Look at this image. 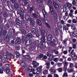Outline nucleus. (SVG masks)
I'll return each instance as SVG.
<instances>
[{
  "label": "nucleus",
  "mask_w": 77,
  "mask_h": 77,
  "mask_svg": "<svg viewBox=\"0 0 77 77\" xmlns=\"http://www.w3.org/2000/svg\"><path fill=\"white\" fill-rule=\"evenodd\" d=\"M58 29L59 31H62V27L60 25H59L58 27Z\"/></svg>",
  "instance_id": "59"
},
{
  "label": "nucleus",
  "mask_w": 77,
  "mask_h": 77,
  "mask_svg": "<svg viewBox=\"0 0 77 77\" xmlns=\"http://www.w3.org/2000/svg\"><path fill=\"white\" fill-rule=\"evenodd\" d=\"M71 57L73 59H76L77 56L75 54H73L71 55Z\"/></svg>",
  "instance_id": "20"
},
{
  "label": "nucleus",
  "mask_w": 77,
  "mask_h": 77,
  "mask_svg": "<svg viewBox=\"0 0 77 77\" xmlns=\"http://www.w3.org/2000/svg\"><path fill=\"white\" fill-rule=\"evenodd\" d=\"M9 56L11 59H14L15 58V55L12 54L11 53L9 54Z\"/></svg>",
  "instance_id": "31"
},
{
  "label": "nucleus",
  "mask_w": 77,
  "mask_h": 77,
  "mask_svg": "<svg viewBox=\"0 0 77 77\" xmlns=\"http://www.w3.org/2000/svg\"><path fill=\"white\" fill-rule=\"evenodd\" d=\"M48 6L49 7L51 13L52 15H53L54 14V9L53 8V7L51 5Z\"/></svg>",
  "instance_id": "5"
},
{
  "label": "nucleus",
  "mask_w": 77,
  "mask_h": 77,
  "mask_svg": "<svg viewBox=\"0 0 77 77\" xmlns=\"http://www.w3.org/2000/svg\"><path fill=\"white\" fill-rule=\"evenodd\" d=\"M58 71L59 72H62V71H63V68H62V67L59 68L58 69Z\"/></svg>",
  "instance_id": "44"
},
{
  "label": "nucleus",
  "mask_w": 77,
  "mask_h": 77,
  "mask_svg": "<svg viewBox=\"0 0 77 77\" xmlns=\"http://www.w3.org/2000/svg\"><path fill=\"white\" fill-rule=\"evenodd\" d=\"M20 14H23L24 13V10L23 9H21L20 10Z\"/></svg>",
  "instance_id": "38"
},
{
  "label": "nucleus",
  "mask_w": 77,
  "mask_h": 77,
  "mask_svg": "<svg viewBox=\"0 0 77 77\" xmlns=\"http://www.w3.org/2000/svg\"><path fill=\"white\" fill-rule=\"evenodd\" d=\"M51 72V74H54V73H56V70L53 69V68L51 67V69L49 70Z\"/></svg>",
  "instance_id": "10"
},
{
  "label": "nucleus",
  "mask_w": 77,
  "mask_h": 77,
  "mask_svg": "<svg viewBox=\"0 0 77 77\" xmlns=\"http://www.w3.org/2000/svg\"><path fill=\"white\" fill-rule=\"evenodd\" d=\"M33 10V7H31L29 8V11L30 12H32Z\"/></svg>",
  "instance_id": "49"
},
{
  "label": "nucleus",
  "mask_w": 77,
  "mask_h": 77,
  "mask_svg": "<svg viewBox=\"0 0 77 77\" xmlns=\"http://www.w3.org/2000/svg\"><path fill=\"white\" fill-rule=\"evenodd\" d=\"M53 5L55 9H59V5L54 1L53 2Z\"/></svg>",
  "instance_id": "4"
},
{
  "label": "nucleus",
  "mask_w": 77,
  "mask_h": 77,
  "mask_svg": "<svg viewBox=\"0 0 77 77\" xmlns=\"http://www.w3.org/2000/svg\"><path fill=\"white\" fill-rule=\"evenodd\" d=\"M20 17H21L22 19H24V15L20 14Z\"/></svg>",
  "instance_id": "56"
},
{
  "label": "nucleus",
  "mask_w": 77,
  "mask_h": 77,
  "mask_svg": "<svg viewBox=\"0 0 77 77\" xmlns=\"http://www.w3.org/2000/svg\"><path fill=\"white\" fill-rule=\"evenodd\" d=\"M72 41L73 43H75V42H76V39L75 38H72Z\"/></svg>",
  "instance_id": "53"
},
{
  "label": "nucleus",
  "mask_w": 77,
  "mask_h": 77,
  "mask_svg": "<svg viewBox=\"0 0 77 77\" xmlns=\"http://www.w3.org/2000/svg\"><path fill=\"white\" fill-rule=\"evenodd\" d=\"M69 72H75V71L74 70V68H70V70H69Z\"/></svg>",
  "instance_id": "34"
},
{
  "label": "nucleus",
  "mask_w": 77,
  "mask_h": 77,
  "mask_svg": "<svg viewBox=\"0 0 77 77\" xmlns=\"http://www.w3.org/2000/svg\"><path fill=\"white\" fill-rule=\"evenodd\" d=\"M25 20L27 21H29L30 20V17L28 14H26L25 15Z\"/></svg>",
  "instance_id": "11"
},
{
  "label": "nucleus",
  "mask_w": 77,
  "mask_h": 77,
  "mask_svg": "<svg viewBox=\"0 0 77 77\" xmlns=\"http://www.w3.org/2000/svg\"><path fill=\"white\" fill-rule=\"evenodd\" d=\"M63 53L64 54H67V53H68V51L67 50L64 51L63 52Z\"/></svg>",
  "instance_id": "63"
},
{
  "label": "nucleus",
  "mask_w": 77,
  "mask_h": 77,
  "mask_svg": "<svg viewBox=\"0 0 77 77\" xmlns=\"http://www.w3.org/2000/svg\"><path fill=\"white\" fill-rule=\"evenodd\" d=\"M43 46L44 45H43V44L41 43V44H40L39 45V48H42L43 47Z\"/></svg>",
  "instance_id": "52"
},
{
  "label": "nucleus",
  "mask_w": 77,
  "mask_h": 77,
  "mask_svg": "<svg viewBox=\"0 0 77 77\" xmlns=\"http://www.w3.org/2000/svg\"><path fill=\"white\" fill-rule=\"evenodd\" d=\"M21 32L22 33L24 34V35H26V31L24 30V29H22L21 30Z\"/></svg>",
  "instance_id": "45"
},
{
  "label": "nucleus",
  "mask_w": 77,
  "mask_h": 77,
  "mask_svg": "<svg viewBox=\"0 0 77 77\" xmlns=\"http://www.w3.org/2000/svg\"><path fill=\"white\" fill-rule=\"evenodd\" d=\"M70 68H74V64L72 63H71L69 65Z\"/></svg>",
  "instance_id": "36"
},
{
  "label": "nucleus",
  "mask_w": 77,
  "mask_h": 77,
  "mask_svg": "<svg viewBox=\"0 0 77 77\" xmlns=\"http://www.w3.org/2000/svg\"><path fill=\"white\" fill-rule=\"evenodd\" d=\"M5 27H7V28H9V24L7 23L5 25Z\"/></svg>",
  "instance_id": "64"
},
{
  "label": "nucleus",
  "mask_w": 77,
  "mask_h": 77,
  "mask_svg": "<svg viewBox=\"0 0 77 77\" xmlns=\"http://www.w3.org/2000/svg\"><path fill=\"white\" fill-rule=\"evenodd\" d=\"M36 37L38 38L39 37V36H40V35L39 34V33L38 32H36Z\"/></svg>",
  "instance_id": "48"
},
{
  "label": "nucleus",
  "mask_w": 77,
  "mask_h": 77,
  "mask_svg": "<svg viewBox=\"0 0 77 77\" xmlns=\"http://www.w3.org/2000/svg\"><path fill=\"white\" fill-rule=\"evenodd\" d=\"M52 2L50 0H49L48 1V6H50V5H52Z\"/></svg>",
  "instance_id": "29"
},
{
  "label": "nucleus",
  "mask_w": 77,
  "mask_h": 77,
  "mask_svg": "<svg viewBox=\"0 0 77 77\" xmlns=\"http://www.w3.org/2000/svg\"><path fill=\"white\" fill-rule=\"evenodd\" d=\"M54 20H57V18H58V16L57 15V13H54Z\"/></svg>",
  "instance_id": "12"
},
{
  "label": "nucleus",
  "mask_w": 77,
  "mask_h": 77,
  "mask_svg": "<svg viewBox=\"0 0 77 77\" xmlns=\"http://www.w3.org/2000/svg\"><path fill=\"white\" fill-rule=\"evenodd\" d=\"M31 44H32V40L30 39H28L25 42V44L27 46L30 45Z\"/></svg>",
  "instance_id": "6"
},
{
  "label": "nucleus",
  "mask_w": 77,
  "mask_h": 77,
  "mask_svg": "<svg viewBox=\"0 0 77 77\" xmlns=\"http://www.w3.org/2000/svg\"><path fill=\"white\" fill-rule=\"evenodd\" d=\"M49 43L51 46H53V47H54L56 45V43H54L53 41H50Z\"/></svg>",
  "instance_id": "17"
},
{
  "label": "nucleus",
  "mask_w": 77,
  "mask_h": 77,
  "mask_svg": "<svg viewBox=\"0 0 77 77\" xmlns=\"http://www.w3.org/2000/svg\"><path fill=\"white\" fill-rule=\"evenodd\" d=\"M53 39V35L51 34H48L47 38V42L48 44H49V42Z\"/></svg>",
  "instance_id": "2"
},
{
  "label": "nucleus",
  "mask_w": 77,
  "mask_h": 77,
  "mask_svg": "<svg viewBox=\"0 0 77 77\" xmlns=\"http://www.w3.org/2000/svg\"><path fill=\"white\" fill-rule=\"evenodd\" d=\"M16 21L17 25L18 26H21L22 25V22L20 20L17 18L16 19Z\"/></svg>",
  "instance_id": "7"
},
{
  "label": "nucleus",
  "mask_w": 77,
  "mask_h": 77,
  "mask_svg": "<svg viewBox=\"0 0 77 77\" xmlns=\"http://www.w3.org/2000/svg\"><path fill=\"white\" fill-rule=\"evenodd\" d=\"M62 63H57V66L58 67H61L62 66Z\"/></svg>",
  "instance_id": "46"
},
{
  "label": "nucleus",
  "mask_w": 77,
  "mask_h": 77,
  "mask_svg": "<svg viewBox=\"0 0 77 77\" xmlns=\"http://www.w3.org/2000/svg\"><path fill=\"white\" fill-rule=\"evenodd\" d=\"M59 58H55L53 59V60L55 62H57Z\"/></svg>",
  "instance_id": "39"
},
{
  "label": "nucleus",
  "mask_w": 77,
  "mask_h": 77,
  "mask_svg": "<svg viewBox=\"0 0 77 77\" xmlns=\"http://www.w3.org/2000/svg\"><path fill=\"white\" fill-rule=\"evenodd\" d=\"M10 70H11V69L10 68H8L6 69V73H9V72H11V71H10Z\"/></svg>",
  "instance_id": "40"
},
{
  "label": "nucleus",
  "mask_w": 77,
  "mask_h": 77,
  "mask_svg": "<svg viewBox=\"0 0 77 77\" xmlns=\"http://www.w3.org/2000/svg\"><path fill=\"white\" fill-rule=\"evenodd\" d=\"M36 21L38 25H39L40 26H42V22H41V20L39 19H37Z\"/></svg>",
  "instance_id": "13"
},
{
  "label": "nucleus",
  "mask_w": 77,
  "mask_h": 77,
  "mask_svg": "<svg viewBox=\"0 0 77 77\" xmlns=\"http://www.w3.org/2000/svg\"><path fill=\"white\" fill-rule=\"evenodd\" d=\"M76 44H74L72 45V48H73V49H75L76 48Z\"/></svg>",
  "instance_id": "41"
},
{
  "label": "nucleus",
  "mask_w": 77,
  "mask_h": 77,
  "mask_svg": "<svg viewBox=\"0 0 77 77\" xmlns=\"http://www.w3.org/2000/svg\"><path fill=\"white\" fill-rule=\"evenodd\" d=\"M32 33H36V29L35 28H32Z\"/></svg>",
  "instance_id": "43"
},
{
  "label": "nucleus",
  "mask_w": 77,
  "mask_h": 77,
  "mask_svg": "<svg viewBox=\"0 0 77 77\" xmlns=\"http://www.w3.org/2000/svg\"><path fill=\"white\" fill-rule=\"evenodd\" d=\"M5 69L3 67L1 68L0 69V73L3 74V71H5Z\"/></svg>",
  "instance_id": "24"
},
{
  "label": "nucleus",
  "mask_w": 77,
  "mask_h": 77,
  "mask_svg": "<svg viewBox=\"0 0 77 77\" xmlns=\"http://www.w3.org/2000/svg\"><path fill=\"white\" fill-rule=\"evenodd\" d=\"M63 30H69V28L68 27H67V26L66 25H65L63 27Z\"/></svg>",
  "instance_id": "25"
},
{
  "label": "nucleus",
  "mask_w": 77,
  "mask_h": 77,
  "mask_svg": "<svg viewBox=\"0 0 77 77\" xmlns=\"http://www.w3.org/2000/svg\"><path fill=\"white\" fill-rule=\"evenodd\" d=\"M65 5H66L67 6V7H68L69 8H71L72 5L70 3H68L67 4Z\"/></svg>",
  "instance_id": "32"
},
{
  "label": "nucleus",
  "mask_w": 77,
  "mask_h": 77,
  "mask_svg": "<svg viewBox=\"0 0 77 77\" xmlns=\"http://www.w3.org/2000/svg\"><path fill=\"white\" fill-rule=\"evenodd\" d=\"M66 8L67 6L66 5H65L63 8V11L64 12H65L66 11Z\"/></svg>",
  "instance_id": "28"
},
{
  "label": "nucleus",
  "mask_w": 77,
  "mask_h": 77,
  "mask_svg": "<svg viewBox=\"0 0 77 77\" xmlns=\"http://www.w3.org/2000/svg\"><path fill=\"white\" fill-rule=\"evenodd\" d=\"M27 38L29 39L32 38V34L31 33H29L26 35Z\"/></svg>",
  "instance_id": "16"
},
{
  "label": "nucleus",
  "mask_w": 77,
  "mask_h": 77,
  "mask_svg": "<svg viewBox=\"0 0 77 77\" xmlns=\"http://www.w3.org/2000/svg\"><path fill=\"white\" fill-rule=\"evenodd\" d=\"M67 75H68V74H67V73L65 72L64 73L63 76V77H65L67 76Z\"/></svg>",
  "instance_id": "57"
},
{
  "label": "nucleus",
  "mask_w": 77,
  "mask_h": 77,
  "mask_svg": "<svg viewBox=\"0 0 77 77\" xmlns=\"http://www.w3.org/2000/svg\"><path fill=\"white\" fill-rule=\"evenodd\" d=\"M43 74L45 75H46L48 74V70L45 69L43 71Z\"/></svg>",
  "instance_id": "27"
},
{
  "label": "nucleus",
  "mask_w": 77,
  "mask_h": 77,
  "mask_svg": "<svg viewBox=\"0 0 77 77\" xmlns=\"http://www.w3.org/2000/svg\"><path fill=\"white\" fill-rule=\"evenodd\" d=\"M14 8L15 9H18V8H19V5H18V3L16 2L14 4Z\"/></svg>",
  "instance_id": "19"
},
{
  "label": "nucleus",
  "mask_w": 77,
  "mask_h": 77,
  "mask_svg": "<svg viewBox=\"0 0 77 77\" xmlns=\"http://www.w3.org/2000/svg\"><path fill=\"white\" fill-rule=\"evenodd\" d=\"M16 54L17 56H18V57H19V56H20V53H19V52H17L16 53Z\"/></svg>",
  "instance_id": "58"
},
{
  "label": "nucleus",
  "mask_w": 77,
  "mask_h": 77,
  "mask_svg": "<svg viewBox=\"0 0 77 77\" xmlns=\"http://www.w3.org/2000/svg\"><path fill=\"white\" fill-rule=\"evenodd\" d=\"M4 58H2V61L4 63H6V60L8 59V57L6 54V53L4 54Z\"/></svg>",
  "instance_id": "3"
},
{
  "label": "nucleus",
  "mask_w": 77,
  "mask_h": 77,
  "mask_svg": "<svg viewBox=\"0 0 77 77\" xmlns=\"http://www.w3.org/2000/svg\"><path fill=\"white\" fill-rule=\"evenodd\" d=\"M46 55L47 56H48V57H49L48 59V60H50V57L51 56V55H52L51 54V53H50V52H48L47 53Z\"/></svg>",
  "instance_id": "15"
},
{
  "label": "nucleus",
  "mask_w": 77,
  "mask_h": 77,
  "mask_svg": "<svg viewBox=\"0 0 77 77\" xmlns=\"http://www.w3.org/2000/svg\"><path fill=\"white\" fill-rule=\"evenodd\" d=\"M24 57L25 58L27 59L28 60H29V61H30V60H31V59H30L31 57H30V56L29 55H24Z\"/></svg>",
  "instance_id": "14"
},
{
  "label": "nucleus",
  "mask_w": 77,
  "mask_h": 77,
  "mask_svg": "<svg viewBox=\"0 0 77 77\" xmlns=\"http://www.w3.org/2000/svg\"><path fill=\"white\" fill-rule=\"evenodd\" d=\"M71 29H72L73 30V31H75V30H76V27H75V26H74L73 27H72L71 28Z\"/></svg>",
  "instance_id": "61"
},
{
  "label": "nucleus",
  "mask_w": 77,
  "mask_h": 77,
  "mask_svg": "<svg viewBox=\"0 0 77 77\" xmlns=\"http://www.w3.org/2000/svg\"><path fill=\"white\" fill-rule=\"evenodd\" d=\"M7 35L9 38H11L12 36V34L11 32H8L7 34Z\"/></svg>",
  "instance_id": "30"
},
{
  "label": "nucleus",
  "mask_w": 77,
  "mask_h": 77,
  "mask_svg": "<svg viewBox=\"0 0 77 77\" xmlns=\"http://www.w3.org/2000/svg\"><path fill=\"white\" fill-rule=\"evenodd\" d=\"M7 33H8V32H7V31L6 30H4L3 32V34L4 35H6L7 34Z\"/></svg>",
  "instance_id": "50"
},
{
  "label": "nucleus",
  "mask_w": 77,
  "mask_h": 77,
  "mask_svg": "<svg viewBox=\"0 0 77 77\" xmlns=\"http://www.w3.org/2000/svg\"><path fill=\"white\" fill-rule=\"evenodd\" d=\"M39 63H36V61H33L32 63V64L34 65L33 66L34 68H36L37 66H39Z\"/></svg>",
  "instance_id": "8"
},
{
  "label": "nucleus",
  "mask_w": 77,
  "mask_h": 77,
  "mask_svg": "<svg viewBox=\"0 0 77 77\" xmlns=\"http://www.w3.org/2000/svg\"><path fill=\"white\" fill-rule=\"evenodd\" d=\"M32 15L33 17L35 18H37V15H36V14L34 13V14H33Z\"/></svg>",
  "instance_id": "55"
},
{
  "label": "nucleus",
  "mask_w": 77,
  "mask_h": 77,
  "mask_svg": "<svg viewBox=\"0 0 77 77\" xmlns=\"http://www.w3.org/2000/svg\"><path fill=\"white\" fill-rule=\"evenodd\" d=\"M55 32L56 35H57V36H58L59 34V31H58V30L57 29H56L55 30Z\"/></svg>",
  "instance_id": "37"
},
{
  "label": "nucleus",
  "mask_w": 77,
  "mask_h": 77,
  "mask_svg": "<svg viewBox=\"0 0 77 77\" xmlns=\"http://www.w3.org/2000/svg\"><path fill=\"white\" fill-rule=\"evenodd\" d=\"M45 31L44 29H42L41 31V35L42 38L41 40L43 42H45Z\"/></svg>",
  "instance_id": "1"
},
{
  "label": "nucleus",
  "mask_w": 77,
  "mask_h": 77,
  "mask_svg": "<svg viewBox=\"0 0 77 77\" xmlns=\"http://www.w3.org/2000/svg\"><path fill=\"white\" fill-rule=\"evenodd\" d=\"M45 24L46 26H47L48 28L50 29H51V27L50 26V25L48 23L45 22Z\"/></svg>",
  "instance_id": "33"
},
{
  "label": "nucleus",
  "mask_w": 77,
  "mask_h": 77,
  "mask_svg": "<svg viewBox=\"0 0 77 77\" xmlns=\"http://www.w3.org/2000/svg\"><path fill=\"white\" fill-rule=\"evenodd\" d=\"M72 22L73 23L76 24V23H77V20L75 19H73L72 20Z\"/></svg>",
  "instance_id": "42"
},
{
  "label": "nucleus",
  "mask_w": 77,
  "mask_h": 77,
  "mask_svg": "<svg viewBox=\"0 0 77 77\" xmlns=\"http://www.w3.org/2000/svg\"><path fill=\"white\" fill-rule=\"evenodd\" d=\"M29 21H30L31 24V25H32V26L34 25V22L33 21V20L32 18H30V20H29Z\"/></svg>",
  "instance_id": "23"
},
{
  "label": "nucleus",
  "mask_w": 77,
  "mask_h": 77,
  "mask_svg": "<svg viewBox=\"0 0 77 77\" xmlns=\"http://www.w3.org/2000/svg\"><path fill=\"white\" fill-rule=\"evenodd\" d=\"M4 39L5 42H8V41H9V37H8V36L6 35L4 37Z\"/></svg>",
  "instance_id": "18"
},
{
  "label": "nucleus",
  "mask_w": 77,
  "mask_h": 77,
  "mask_svg": "<svg viewBox=\"0 0 77 77\" xmlns=\"http://www.w3.org/2000/svg\"><path fill=\"white\" fill-rule=\"evenodd\" d=\"M67 69V66L66 65H64L63 67V70L66 71V70Z\"/></svg>",
  "instance_id": "47"
},
{
  "label": "nucleus",
  "mask_w": 77,
  "mask_h": 77,
  "mask_svg": "<svg viewBox=\"0 0 77 77\" xmlns=\"http://www.w3.org/2000/svg\"><path fill=\"white\" fill-rule=\"evenodd\" d=\"M21 66H25L26 65V64L25 62H22L20 63Z\"/></svg>",
  "instance_id": "35"
},
{
  "label": "nucleus",
  "mask_w": 77,
  "mask_h": 77,
  "mask_svg": "<svg viewBox=\"0 0 77 77\" xmlns=\"http://www.w3.org/2000/svg\"><path fill=\"white\" fill-rule=\"evenodd\" d=\"M42 13L43 14V15H45V14H47V13H46V11H45V10L44 9H43L42 11Z\"/></svg>",
  "instance_id": "54"
},
{
  "label": "nucleus",
  "mask_w": 77,
  "mask_h": 77,
  "mask_svg": "<svg viewBox=\"0 0 77 77\" xmlns=\"http://www.w3.org/2000/svg\"><path fill=\"white\" fill-rule=\"evenodd\" d=\"M0 22L1 23L3 22V17L1 16H0Z\"/></svg>",
  "instance_id": "60"
},
{
  "label": "nucleus",
  "mask_w": 77,
  "mask_h": 77,
  "mask_svg": "<svg viewBox=\"0 0 77 77\" xmlns=\"http://www.w3.org/2000/svg\"><path fill=\"white\" fill-rule=\"evenodd\" d=\"M42 66H40L38 67L36 69L37 71H41L42 69Z\"/></svg>",
  "instance_id": "26"
},
{
  "label": "nucleus",
  "mask_w": 77,
  "mask_h": 77,
  "mask_svg": "<svg viewBox=\"0 0 77 77\" xmlns=\"http://www.w3.org/2000/svg\"><path fill=\"white\" fill-rule=\"evenodd\" d=\"M44 56V54H40L37 57V59H41L42 57Z\"/></svg>",
  "instance_id": "21"
},
{
  "label": "nucleus",
  "mask_w": 77,
  "mask_h": 77,
  "mask_svg": "<svg viewBox=\"0 0 77 77\" xmlns=\"http://www.w3.org/2000/svg\"><path fill=\"white\" fill-rule=\"evenodd\" d=\"M15 42L17 45L20 44H21V39L19 38H18L16 39Z\"/></svg>",
  "instance_id": "9"
},
{
  "label": "nucleus",
  "mask_w": 77,
  "mask_h": 77,
  "mask_svg": "<svg viewBox=\"0 0 77 77\" xmlns=\"http://www.w3.org/2000/svg\"><path fill=\"white\" fill-rule=\"evenodd\" d=\"M72 35L73 36L77 37V31H74L73 32Z\"/></svg>",
  "instance_id": "22"
},
{
  "label": "nucleus",
  "mask_w": 77,
  "mask_h": 77,
  "mask_svg": "<svg viewBox=\"0 0 77 77\" xmlns=\"http://www.w3.org/2000/svg\"><path fill=\"white\" fill-rule=\"evenodd\" d=\"M4 17H8V14H7L6 13H5L4 14Z\"/></svg>",
  "instance_id": "62"
},
{
  "label": "nucleus",
  "mask_w": 77,
  "mask_h": 77,
  "mask_svg": "<svg viewBox=\"0 0 77 77\" xmlns=\"http://www.w3.org/2000/svg\"><path fill=\"white\" fill-rule=\"evenodd\" d=\"M46 65L47 66H50V62H48L46 63Z\"/></svg>",
  "instance_id": "51"
}]
</instances>
